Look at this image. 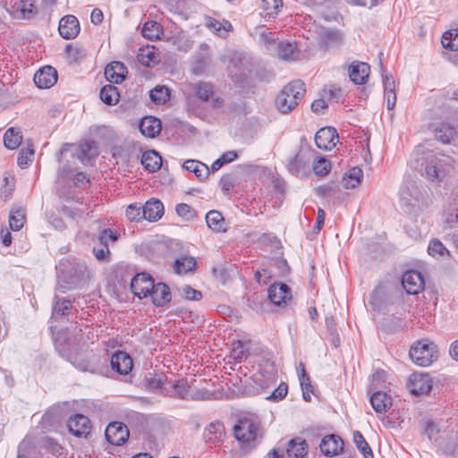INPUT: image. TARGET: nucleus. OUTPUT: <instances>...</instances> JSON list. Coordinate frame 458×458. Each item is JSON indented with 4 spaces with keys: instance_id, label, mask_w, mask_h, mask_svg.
Masks as SVG:
<instances>
[{
    "instance_id": "f257e3e1",
    "label": "nucleus",
    "mask_w": 458,
    "mask_h": 458,
    "mask_svg": "<svg viewBox=\"0 0 458 458\" xmlns=\"http://www.w3.org/2000/svg\"><path fill=\"white\" fill-rule=\"evenodd\" d=\"M236 439L250 448L255 447L262 439L260 420L255 416H245L233 427Z\"/></svg>"
},
{
    "instance_id": "f03ea898",
    "label": "nucleus",
    "mask_w": 458,
    "mask_h": 458,
    "mask_svg": "<svg viewBox=\"0 0 458 458\" xmlns=\"http://www.w3.org/2000/svg\"><path fill=\"white\" fill-rule=\"evenodd\" d=\"M305 93V85L301 81H293L283 88L276 98V106L282 114L293 110Z\"/></svg>"
},
{
    "instance_id": "7ed1b4c3",
    "label": "nucleus",
    "mask_w": 458,
    "mask_h": 458,
    "mask_svg": "<svg viewBox=\"0 0 458 458\" xmlns=\"http://www.w3.org/2000/svg\"><path fill=\"white\" fill-rule=\"evenodd\" d=\"M409 356L415 364L427 367L437 359L438 352L433 342L420 340L411 347Z\"/></svg>"
},
{
    "instance_id": "20e7f679",
    "label": "nucleus",
    "mask_w": 458,
    "mask_h": 458,
    "mask_svg": "<svg viewBox=\"0 0 458 458\" xmlns=\"http://www.w3.org/2000/svg\"><path fill=\"white\" fill-rule=\"evenodd\" d=\"M382 56L383 54L380 52L378 54L379 72L382 78V84L384 87L386 106L389 110H391L394 107L396 103L395 81L394 80L392 73L387 72V71L384 67Z\"/></svg>"
},
{
    "instance_id": "39448f33",
    "label": "nucleus",
    "mask_w": 458,
    "mask_h": 458,
    "mask_svg": "<svg viewBox=\"0 0 458 458\" xmlns=\"http://www.w3.org/2000/svg\"><path fill=\"white\" fill-rule=\"evenodd\" d=\"M69 432L76 437L86 438L91 431V422L89 419L83 414L72 415L67 420Z\"/></svg>"
},
{
    "instance_id": "423d86ee",
    "label": "nucleus",
    "mask_w": 458,
    "mask_h": 458,
    "mask_svg": "<svg viewBox=\"0 0 458 458\" xmlns=\"http://www.w3.org/2000/svg\"><path fill=\"white\" fill-rule=\"evenodd\" d=\"M402 285L408 294H419L425 287L424 277L417 270L406 271L402 277Z\"/></svg>"
},
{
    "instance_id": "0eeeda50",
    "label": "nucleus",
    "mask_w": 458,
    "mask_h": 458,
    "mask_svg": "<svg viewBox=\"0 0 458 458\" xmlns=\"http://www.w3.org/2000/svg\"><path fill=\"white\" fill-rule=\"evenodd\" d=\"M129 435V429L126 425L119 421L109 423L105 431L106 440L114 445L124 444Z\"/></svg>"
},
{
    "instance_id": "6e6552de",
    "label": "nucleus",
    "mask_w": 458,
    "mask_h": 458,
    "mask_svg": "<svg viewBox=\"0 0 458 458\" xmlns=\"http://www.w3.org/2000/svg\"><path fill=\"white\" fill-rule=\"evenodd\" d=\"M154 288V280L147 273L137 274L131 282V289L140 299L148 296Z\"/></svg>"
},
{
    "instance_id": "1a4fd4ad",
    "label": "nucleus",
    "mask_w": 458,
    "mask_h": 458,
    "mask_svg": "<svg viewBox=\"0 0 458 458\" xmlns=\"http://www.w3.org/2000/svg\"><path fill=\"white\" fill-rule=\"evenodd\" d=\"M408 386L413 395L427 394L432 389V379L428 374L414 373L409 378Z\"/></svg>"
},
{
    "instance_id": "9d476101",
    "label": "nucleus",
    "mask_w": 458,
    "mask_h": 458,
    "mask_svg": "<svg viewBox=\"0 0 458 458\" xmlns=\"http://www.w3.org/2000/svg\"><path fill=\"white\" fill-rule=\"evenodd\" d=\"M338 140V133L333 127H324L318 130L315 135V143L320 149L329 150L333 148Z\"/></svg>"
},
{
    "instance_id": "9b49d317",
    "label": "nucleus",
    "mask_w": 458,
    "mask_h": 458,
    "mask_svg": "<svg viewBox=\"0 0 458 458\" xmlns=\"http://www.w3.org/2000/svg\"><path fill=\"white\" fill-rule=\"evenodd\" d=\"M370 66L367 63L354 61L348 67V74L352 82L364 84L369 77Z\"/></svg>"
},
{
    "instance_id": "f8f14e48",
    "label": "nucleus",
    "mask_w": 458,
    "mask_h": 458,
    "mask_svg": "<svg viewBox=\"0 0 458 458\" xmlns=\"http://www.w3.org/2000/svg\"><path fill=\"white\" fill-rule=\"evenodd\" d=\"M59 33L65 39L75 38L80 32V22L73 15H66L60 20Z\"/></svg>"
},
{
    "instance_id": "ddd939ff",
    "label": "nucleus",
    "mask_w": 458,
    "mask_h": 458,
    "mask_svg": "<svg viewBox=\"0 0 458 458\" xmlns=\"http://www.w3.org/2000/svg\"><path fill=\"white\" fill-rule=\"evenodd\" d=\"M268 298L277 306L287 304L292 300L291 290L285 284H274L268 288Z\"/></svg>"
},
{
    "instance_id": "4468645a",
    "label": "nucleus",
    "mask_w": 458,
    "mask_h": 458,
    "mask_svg": "<svg viewBox=\"0 0 458 458\" xmlns=\"http://www.w3.org/2000/svg\"><path fill=\"white\" fill-rule=\"evenodd\" d=\"M57 81V72L52 66H45L34 75V82L40 89H48Z\"/></svg>"
},
{
    "instance_id": "2eb2a0df",
    "label": "nucleus",
    "mask_w": 458,
    "mask_h": 458,
    "mask_svg": "<svg viewBox=\"0 0 458 458\" xmlns=\"http://www.w3.org/2000/svg\"><path fill=\"white\" fill-rule=\"evenodd\" d=\"M132 359L125 352L118 351L112 355L111 367L122 375H127L132 369Z\"/></svg>"
},
{
    "instance_id": "dca6fc26",
    "label": "nucleus",
    "mask_w": 458,
    "mask_h": 458,
    "mask_svg": "<svg viewBox=\"0 0 458 458\" xmlns=\"http://www.w3.org/2000/svg\"><path fill=\"white\" fill-rule=\"evenodd\" d=\"M319 447L326 456H334L343 450L344 441L336 435H327L321 440Z\"/></svg>"
},
{
    "instance_id": "f3484780",
    "label": "nucleus",
    "mask_w": 458,
    "mask_h": 458,
    "mask_svg": "<svg viewBox=\"0 0 458 458\" xmlns=\"http://www.w3.org/2000/svg\"><path fill=\"white\" fill-rule=\"evenodd\" d=\"M127 73L126 66L121 62H112L105 69L106 79L114 84L122 83Z\"/></svg>"
},
{
    "instance_id": "a211bd4d",
    "label": "nucleus",
    "mask_w": 458,
    "mask_h": 458,
    "mask_svg": "<svg viewBox=\"0 0 458 458\" xmlns=\"http://www.w3.org/2000/svg\"><path fill=\"white\" fill-rule=\"evenodd\" d=\"M142 214L144 219L149 222H156L159 220L164 215L163 203L157 199L148 200L142 207Z\"/></svg>"
},
{
    "instance_id": "6ab92c4d",
    "label": "nucleus",
    "mask_w": 458,
    "mask_h": 458,
    "mask_svg": "<svg viewBox=\"0 0 458 458\" xmlns=\"http://www.w3.org/2000/svg\"><path fill=\"white\" fill-rule=\"evenodd\" d=\"M139 129L142 135L154 138L158 135L161 131V122L156 117L146 116L141 119Z\"/></svg>"
},
{
    "instance_id": "aec40b11",
    "label": "nucleus",
    "mask_w": 458,
    "mask_h": 458,
    "mask_svg": "<svg viewBox=\"0 0 458 458\" xmlns=\"http://www.w3.org/2000/svg\"><path fill=\"white\" fill-rule=\"evenodd\" d=\"M153 304L160 307L171 301V293L169 287L164 283L154 284V288L149 294Z\"/></svg>"
},
{
    "instance_id": "412c9836",
    "label": "nucleus",
    "mask_w": 458,
    "mask_h": 458,
    "mask_svg": "<svg viewBox=\"0 0 458 458\" xmlns=\"http://www.w3.org/2000/svg\"><path fill=\"white\" fill-rule=\"evenodd\" d=\"M141 164L146 170L154 173L160 169L162 157L157 151L148 150L142 154Z\"/></svg>"
},
{
    "instance_id": "4be33fe9",
    "label": "nucleus",
    "mask_w": 458,
    "mask_h": 458,
    "mask_svg": "<svg viewBox=\"0 0 458 458\" xmlns=\"http://www.w3.org/2000/svg\"><path fill=\"white\" fill-rule=\"evenodd\" d=\"M362 176L363 173L360 167H352L344 174L342 178L341 184L345 189H354L360 185Z\"/></svg>"
},
{
    "instance_id": "5701e85b",
    "label": "nucleus",
    "mask_w": 458,
    "mask_h": 458,
    "mask_svg": "<svg viewBox=\"0 0 458 458\" xmlns=\"http://www.w3.org/2000/svg\"><path fill=\"white\" fill-rule=\"evenodd\" d=\"M206 222L208 226L214 232L221 233L226 231L225 218L219 211L210 210L208 212Z\"/></svg>"
},
{
    "instance_id": "b1692460",
    "label": "nucleus",
    "mask_w": 458,
    "mask_h": 458,
    "mask_svg": "<svg viewBox=\"0 0 458 458\" xmlns=\"http://www.w3.org/2000/svg\"><path fill=\"white\" fill-rule=\"evenodd\" d=\"M393 406L392 397L385 392H374V411L382 413L388 411Z\"/></svg>"
},
{
    "instance_id": "393cba45",
    "label": "nucleus",
    "mask_w": 458,
    "mask_h": 458,
    "mask_svg": "<svg viewBox=\"0 0 458 458\" xmlns=\"http://www.w3.org/2000/svg\"><path fill=\"white\" fill-rule=\"evenodd\" d=\"M456 134L455 128L447 123H441L435 129V136L437 140L444 144H448L454 140Z\"/></svg>"
},
{
    "instance_id": "a878e982",
    "label": "nucleus",
    "mask_w": 458,
    "mask_h": 458,
    "mask_svg": "<svg viewBox=\"0 0 458 458\" xmlns=\"http://www.w3.org/2000/svg\"><path fill=\"white\" fill-rule=\"evenodd\" d=\"M225 435L224 425L220 422L210 423L204 431V439L206 442L216 443Z\"/></svg>"
},
{
    "instance_id": "bb28decb",
    "label": "nucleus",
    "mask_w": 458,
    "mask_h": 458,
    "mask_svg": "<svg viewBox=\"0 0 458 458\" xmlns=\"http://www.w3.org/2000/svg\"><path fill=\"white\" fill-rule=\"evenodd\" d=\"M98 155V144L94 140H84L80 145V154L78 157L84 162L85 160L94 159Z\"/></svg>"
},
{
    "instance_id": "cd10ccee",
    "label": "nucleus",
    "mask_w": 458,
    "mask_h": 458,
    "mask_svg": "<svg viewBox=\"0 0 458 458\" xmlns=\"http://www.w3.org/2000/svg\"><path fill=\"white\" fill-rule=\"evenodd\" d=\"M286 452L289 456L302 458L308 453V445L305 440L301 438L292 439L288 443Z\"/></svg>"
},
{
    "instance_id": "c85d7f7f",
    "label": "nucleus",
    "mask_w": 458,
    "mask_h": 458,
    "mask_svg": "<svg viewBox=\"0 0 458 458\" xmlns=\"http://www.w3.org/2000/svg\"><path fill=\"white\" fill-rule=\"evenodd\" d=\"M100 99L108 106H114L120 99L118 89L112 85H105L99 93Z\"/></svg>"
},
{
    "instance_id": "c756f323",
    "label": "nucleus",
    "mask_w": 458,
    "mask_h": 458,
    "mask_svg": "<svg viewBox=\"0 0 458 458\" xmlns=\"http://www.w3.org/2000/svg\"><path fill=\"white\" fill-rule=\"evenodd\" d=\"M183 167L191 173H194L199 180L206 179L209 174V168L204 163L196 160H187L183 164Z\"/></svg>"
},
{
    "instance_id": "7c9ffc66",
    "label": "nucleus",
    "mask_w": 458,
    "mask_h": 458,
    "mask_svg": "<svg viewBox=\"0 0 458 458\" xmlns=\"http://www.w3.org/2000/svg\"><path fill=\"white\" fill-rule=\"evenodd\" d=\"M162 33V27L155 21H146L141 30L142 36L150 40L159 38Z\"/></svg>"
},
{
    "instance_id": "2f4dec72",
    "label": "nucleus",
    "mask_w": 458,
    "mask_h": 458,
    "mask_svg": "<svg viewBox=\"0 0 458 458\" xmlns=\"http://www.w3.org/2000/svg\"><path fill=\"white\" fill-rule=\"evenodd\" d=\"M428 253L429 256L437 259L450 256V251L445 248L443 242L437 238H434L429 241L428 246Z\"/></svg>"
},
{
    "instance_id": "473e14b6",
    "label": "nucleus",
    "mask_w": 458,
    "mask_h": 458,
    "mask_svg": "<svg viewBox=\"0 0 458 458\" xmlns=\"http://www.w3.org/2000/svg\"><path fill=\"white\" fill-rule=\"evenodd\" d=\"M22 136L21 131L14 128H9L4 136V146L9 149H16L21 143Z\"/></svg>"
},
{
    "instance_id": "72a5a7b5",
    "label": "nucleus",
    "mask_w": 458,
    "mask_h": 458,
    "mask_svg": "<svg viewBox=\"0 0 458 458\" xmlns=\"http://www.w3.org/2000/svg\"><path fill=\"white\" fill-rule=\"evenodd\" d=\"M190 386L184 379L175 380L172 384L171 395L180 399L189 400Z\"/></svg>"
},
{
    "instance_id": "f704fd0d",
    "label": "nucleus",
    "mask_w": 458,
    "mask_h": 458,
    "mask_svg": "<svg viewBox=\"0 0 458 458\" xmlns=\"http://www.w3.org/2000/svg\"><path fill=\"white\" fill-rule=\"evenodd\" d=\"M301 374L299 375L300 383L302 390L303 399L307 402L310 401V394L313 393V386L310 377L305 371L303 363H300Z\"/></svg>"
},
{
    "instance_id": "c9c22d12",
    "label": "nucleus",
    "mask_w": 458,
    "mask_h": 458,
    "mask_svg": "<svg viewBox=\"0 0 458 458\" xmlns=\"http://www.w3.org/2000/svg\"><path fill=\"white\" fill-rule=\"evenodd\" d=\"M296 45L292 42H280L277 45V55L284 60H294L296 56Z\"/></svg>"
},
{
    "instance_id": "e433bc0d",
    "label": "nucleus",
    "mask_w": 458,
    "mask_h": 458,
    "mask_svg": "<svg viewBox=\"0 0 458 458\" xmlns=\"http://www.w3.org/2000/svg\"><path fill=\"white\" fill-rule=\"evenodd\" d=\"M120 238V233L110 228L103 229L98 235L97 241L98 245L109 248L110 243L116 242Z\"/></svg>"
},
{
    "instance_id": "4c0bfd02",
    "label": "nucleus",
    "mask_w": 458,
    "mask_h": 458,
    "mask_svg": "<svg viewBox=\"0 0 458 458\" xmlns=\"http://www.w3.org/2000/svg\"><path fill=\"white\" fill-rule=\"evenodd\" d=\"M196 261L191 257H182L174 261V269L177 274H185L196 267Z\"/></svg>"
},
{
    "instance_id": "58836bf2",
    "label": "nucleus",
    "mask_w": 458,
    "mask_h": 458,
    "mask_svg": "<svg viewBox=\"0 0 458 458\" xmlns=\"http://www.w3.org/2000/svg\"><path fill=\"white\" fill-rule=\"evenodd\" d=\"M72 308V303L70 300H67L65 298L55 297L52 316H65L69 313Z\"/></svg>"
},
{
    "instance_id": "ea45409f",
    "label": "nucleus",
    "mask_w": 458,
    "mask_h": 458,
    "mask_svg": "<svg viewBox=\"0 0 458 458\" xmlns=\"http://www.w3.org/2000/svg\"><path fill=\"white\" fill-rule=\"evenodd\" d=\"M169 89L165 86H157L150 90V99L157 105L165 104L169 99Z\"/></svg>"
},
{
    "instance_id": "a19ab883",
    "label": "nucleus",
    "mask_w": 458,
    "mask_h": 458,
    "mask_svg": "<svg viewBox=\"0 0 458 458\" xmlns=\"http://www.w3.org/2000/svg\"><path fill=\"white\" fill-rule=\"evenodd\" d=\"M193 89L196 96L204 102L208 101L214 93L213 86L208 82H198Z\"/></svg>"
},
{
    "instance_id": "79ce46f5",
    "label": "nucleus",
    "mask_w": 458,
    "mask_h": 458,
    "mask_svg": "<svg viewBox=\"0 0 458 458\" xmlns=\"http://www.w3.org/2000/svg\"><path fill=\"white\" fill-rule=\"evenodd\" d=\"M331 170V163L326 157H318L313 162V171L316 175L326 176Z\"/></svg>"
},
{
    "instance_id": "37998d69",
    "label": "nucleus",
    "mask_w": 458,
    "mask_h": 458,
    "mask_svg": "<svg viewBox=\"0 0 458 458\" xmlns=\"http://www.w3.org/2000/svg\"><path fill=\"white\" fill-rule=\"evenodd\" d=\"M442 45L445 48L450 49L451 51L458 50V31L454 30L445 32L442 37Z\"/></svg>"
},
{
    "instance_id": "c03bdc74",
    "label": "nucleus",
    "mask_w": 458,
    "mask_h": 458,
    "mask_svg": "<svg viewBox=\"0 0 458 458\" xmlns=\"http://www.w3.org/2000/svg\"><path fill=\"white\" fill-rule=\"evenodd\" d=\"M25 216L21 210L12 211L9 218L10 227L13 231H19L22 228Z\"/></svg>"
},
{
    "instance_id": "a18cd8bd",
    "label": "nucleus",
    "mask_w": 458,
    "mask_h": 458,
    "mask_svg": "<svg viewBox=\"0 0 458 458\" xmlns=\"http://www.w3.org/2000/svg\"><path fill=\"white\" fill-rule=\"evenodd\" d=\"M126 217L131 222H139L144 218L142 214V207L137 203L131 204L126 208Z\"/></svg>"
},
{
    "instance_id": "49530a36",
    "label": "nucleus",
    "mask_w": 458,
    "mask_h": 458,
    "mask_svg": "<svg viewBox=\"0 0 458 458\" xmlns=\"http://www.w3.org/2000/svg\"><path fill=\"white\" fill-rule=\"evenodd\" d=\"M33 156H34V149L32 148H21L19 153L18 159H17L18 165L21 168L27 167L29 163L31 162Z\"/></svg>"
},
{
    "instance_id": "de8ad7c7",
    "label": "nucleus",
    "mask_w": 458,
    "mask_h": 458,
    "mask_svg": "<svg viewBox=\"0 0 458 458\" xmlns=\"http://www.w3.org/2000/svg\"><path fill=\"white\" fill-rule=\"evenodd\" d=\"M139 56L141 64L147 67H150L157 63V56L153 49L141 50Z\"/></svg>"
},
{
    "instance_id": "09e8293b",
    "label": "nucleus",
    "mask_w": 458,
    "mask_h": 458,
    "mask_svg": "<svg viewBox=\"0 0 458 458\" xmlns=\"http://www.w3.org/2000/svg\"><path fill=\"white\" fill-rule=\"evenodd\" d=\"M426 174L428 178L431 181L436 179H441L444 176V173L440 168L437 162H430L426 167Z\"/></svg>"
},
{
    "instance_id": "8fccbe9b",
    "label": "nucleus",
    "mask_w": 458,
    "mask_h": 458,
    "mask_svg": "<svg viewBox=\"0 0 458 458\" xmlns=\"http://www.w3.org/2000/svg\"><path fill=\"white\" fill-rule=\"evenodd\" d=\"M93 253L96 259L101 262H109L111 258V252L109 248L101 245H95L93 248Z\"/></svg>"
},
{
    "instance_id": "3c124183",
    "label": "nucleus",
    "mask_w": 458,
    "mask_h": 458,
    "mask_svg": "<svg viewBox=\"0 0 458 458\" xmlns=\"http://www.w3.org/2000/svg\"><path fill=\"white\" fill-rule=\"evenodd\" d=\"M21 12L24 19H30L37 13V8L31 0H22Z\"/></svg>"
},
{
    "instance_id": "603ef678",
    "label": "nucleus",
    "mask_w": 458,
    "mask_h": 458,
    "mask_svg": "<svg viewBox=\"0 0 458 458\" xmlns=\"http://www.w3.org/2000/svg\"><path fill=\"white\" fill-rule=\"evenodd\" d=\"M304 168V163L300 158L299 155H295L290 159L288 163V170L293 175H298L301 171Z\"/></svg>"
},
{
    "instance_id": "864d4df0",
    "label": "nucleus",
    "mask_w": 458,
    "mask_h": 458,
    "mask_svg": "<svg viewBox=\"0 0 458 458\" xmlns=\"http://www.w3.org/2000/svg\"><path fill=\"white\" fill-rule=\"evenodd\" d=\"M282 5V0H262V7L268 15L277 13Z\"/></svg>"
},
{
    "instance_id": "5fc2aeb1",
    "label": "nucleus",
    "mask_w": 458,
    "mask_h": 458,
    "mask_svg": "<svg viewBox=\"0 0 458 458\" xmlns=\"http://www.w3.org/2000/svg\"><path fill=\"white\" fill-rule=\"evenodd\" d=\"M176 213L179 216L189 220L194 216V210L185 203H180L176 206Z\"/></svg>"
},
{
    "instance_id": "6e6d98bb",
    "label": "nucleus",
    "mask_w": 458,
    "mask_h": 458,
    "mask_svg": "<svg viewBox=\"0 0 458 458\" xmlns=\"http://www.w3.org/2000/svg\"><path fill=\"white\" fill-rule=\"evenodd\" d=\"M288 393V386L285 383H281L276 389L268 397L272 401H280L284 399Z\"/></svg>"
},
{
    "instance_id": "4d7b16f0",
    "label": "nucleus",
    "mask_w": 458,
    "mask_h": 458,
    "mask_svg": "<svg viewBox=\"0 0 458 458\" xmlns=\"http://www.w3.org/2000/svg\"><path fill=\"white\" fill-rule=\"evenodd\" d=\"M214 394L207 389H198L190 392L189 400H210Z\"/></svg>"
},
{
    "instance_id": "13d9d810",
    "label": "nucleus",
    "mask_w": 458,
    "mask_h": 458,
    "mask_svg": "<svg viewBox=\"0 0 458 458\" xmlns=\"http://www.w3.org/2000/svg\"><path fill=\"white\" fill-rule=\"evenodd\" d=\"M182 293L187 300L191 301H199L202 298V293L199 291H197L189 285L182 287Z\"/></svg>"
},
{
    "instance_id": "bf43d9fd",
    "label": "nucleus",
    "mask_w": 458,
    "mask_h": 458,
    "mask_svg": "<svg viewBox=\"0 0 458 458\" xmlns=\"http://www.w3.org/2000/svg\"><path fill=\"white\" fill-rule=\"evenodd\" d=\"M89 182V178L85 173L79 172L75 174L74 179H73V183L75 186L81 187Z\"/></svg>"
},
{
    "instance_id": "052dcab7",
    "label": "nucleus",
    "mask_w": 458,
    "mask_h": 458,
    "mask_svg": "<svg viewBox=\"0 0 458 458\" xmlns=\"http://www.w3.org/2000/svg\"><path fill=\"white\" fill-rule=\"evenodd\" d=\"M327 107V104L326 100L322 99V98L316 99L311 104L312 111L317 114L321 113Z\"/></svg>"
},
{
    "instance_id": "680f3d73",
    "label": "nucleus",
    "mask_w": 458,
    "mask_h": 458,
    "mask_svg": "<svg viewBox=\"0 0 458 458\" xmlns=\"http://www.w3.org/2000/svg\"><path fill=\"white\" fill-rule=\"evenodd\" d=\"M425 434L428 436L429 439H432L436 434L438 433V429L437 425L432 421H427L425 425Z\"/></svg>"
},
{
    "instance_id": "e2e57ef3",
    "label": "nucleus",
    "mask_w": 458,
    "mask_h": 458,
    "mask_svg": "<svg viewBox=\"0 0 458 458\" xmlns=\"http://www.w3.org/2000/svg\"><path fill=\"white\" fill-rule=\"evenodd\" d=\"M103 17L104 16H103V13L101 12V10L95 8V9H93L91 15H90L91 22L96 25L100 24L103 21Z\"/></svg>"
},
{
    "instance_id": "0e129e2a",
    "label": "nucleus",
    "mask_w": 458,
    "mask_h": 458,
    "mask_svg": "<svg viewBox=\"0 0 458 458\" xmlns=\"http://www.w3.org/2000/svg\"><path fill=\"white\" fill-rule=\"evenodd\" d=\"M220 157L225 164H228L235 160L238 157V154L237 152L231 150L224 153Z\"/></svg>"
},
{
    "instance_id": "69168bd1",
    "label": "nucleus",
    "mask_w": 458,
    "mask_h": 458,
    "mask_svg": "<svg viewBox=\"0 0 458 458\" xmlns=\"http://www.w3.org/2000/svg\"><path fill=\"white\" fill-rule=\"evenodd\" d=\"M387 380V374L383 369H377L374 372V382L378 381L379 383H386Z\"/></svg>"
},
{
    "instance_id": "338daca9",
    "label": "nucleus",
    "mask_w": 458,
    "mask_h": 458,
    "mask_svg": "<svg viewBox=\"0 0 458 458\" xmlns=\"http://www.w3.org/2000/svg\"><path fill=\"white\" fill-rule=\"evenodd\" d=\"M284 450L274 448L265 458H283Z\"/></svg>"
},
{
    "instance_id": "774afa93",
    "label": "nucleus",
    "mask_w": 458,
    "mask_h": 458,
    "mask_svg": "<svg viewBox=\"0 0 458 458\" xmlns=\"http://www.w3.org/2000/svg\"><path fill=\"white\" fill-rule=\"evenodd\" d=\"M450 355L458 361V340L454 341L450 347Z\"/></svg>"
}]
</instances>
